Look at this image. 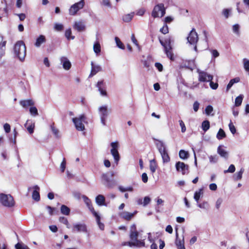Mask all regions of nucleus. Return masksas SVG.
Here are the masks:
<instances>
[{
  "label": "nucleus",
  "instance_id": "nucleus-2",
  "mask_svg": "<svg viewBox=\"0 0 249 249\" xmlns=\"http://www.w3.org/2000/svg\"><path fill=\"white\" fill-rule=\"evenodd\" d=\"M0 202L4 206L7 207H12L15 205L14 198L10 195L0 194Z\"/></svg>",
  "mask_w": 249,
  "mask_h": 249
},
{
  "label": "nucleus",
  "instance_id": "nucleus-64",
  "mask_svg": "<svg viewBox=\"0 0 249 249\" xmlns=\"http://www.w3.org/2000/svg\"><path fill=\"white\" fill-rule=\"evenodd\" d=\"M222 201H223V200H222V199L221 198H219L216 200V204H215V207H216L217 209H219V208L220 207L221 204L222 203Z\"/></svg>",
  "mask_w": 249,
  "mask_h": 249
},
{
  "label": "nucleus",
  "instance_id": "nucleus-3",
  "mask_svg": "<svg viewBox=\"0 0 249 249\" xmlns=\"http://www.w3.org/2000/svg\"><path fill=\"white\" fill-rule=\"evenodd\" d=\"M86 117L85 115L84 114H82L78 117L73 118L72 121L77 130L83 131L85 129L83 123H86Z\"/></svg>",
  "mask_w": 249,
  "mask_h": 249
},
{
  "label": "nucleus",
  "instance_id": "nucleus-7",
  "mask_svg": "<svg viewBox=\"0 0 249 249\" xmlns=\"http://www.w3.org/2000/svg\"><path fill=\"white\" fill-rule=\"evenodd\" d=\"M110 145L112 147L110 150L111 154L114 158L115 162L117 164L120 159L118 150L119 147L118 142H112L110 143Z\"/></svg>",
  "mask_w": 249,
  "mask_h": 249
},
{
  "label": "nucleus",
  "instance_id": "nucleus-9",
  "mask_svg": "<svg viewBox=\"0 0 249 249\" xmlns=\"http://www.w3.org/2000/svg\"><path fill=\"white\" fill-rule=\"evenodd\" d=\"M102 179L103 184L107 188H112L116 184L115 180L110 179L107 174L102 175Z\"/></svg>",
  "mask_w": 249,
  "mask_h": 249
},
{
  "label": "nucleus",
  "instance_id": "nucleus-11",
  "mask_svg": "<svg viewBox=\"0 0 249 249\" xmlns=\"http://www.w3.org/2000/svg\"><path fill=\"white\" fill-rule=\"evenodd\" d=\"M101 122L103 125H106V120L108 115L107 108V106L101 107L99 108Z\"/></svg>",
  "mask_w": 249,
  "mask_h": 249
},
{
  "label": "nucleus",
  "instance_id": "nucleus-56",
  "mask_svg": "<svg viewBox=\"0 0 249 249\" xmlns=\"http://www.w3.org/2000/svg\"><path fill=\"white\" fill-rule=\"evenodd\" d=\"M59 220L61 223H63V224H65L66 225H69V222H68L67 219L65 217H63V216L60 217Z\"/></svg>",
  "mask_w": 249,
  "mask_h": 249
},
{
  "label": "nucleus",
  "instance_id": "nucleus-40",
  "mask_svg": "<svg viewBox=\"0 0 249 249\" xmlns=\"http://www.w3.org/2000/svg\"><path fill=\"white\" fill-rule=\"evenodd\" d=\"M115 42L116 43V45L118 48H119L121 49H123V50L124 49V45L123 44V43L121 42L120 39L118 37H115Z\"/></svg>",
  "mask_w": 249,
  "mask_h": 249
},
{
  "label": "nucleus",
  "instance_id": "nucleus-63",
  "mask_svg": "<svg viewBox=\"0 0 249 249\" xmlns=\"http://www.w3.org/2000/svg\"><path fill=\"white\" fill-rule=\"evenodd\" d=\"M156 68L160 71H161L163 70V66L159 62H157L155 64Z\"/></svg>",
  "mask_w": 249,
  "mask_h": 249
},
{
  "label": "nucleus",
  "instance_id": "nucleus-57",
  "mask_svg": "<svg viewBox=\"0 0 249 249\" xmlns=\"http://www.w3.org/2000/svg\"><path fill=\"white\" fill-rule=\"evenodd\" d=\"M6 43V41H3V36L0 35V48L2 49L3 47H5Z\"/></svg>",
  "mask_w": 249,
  "mask_h": 249
},
{
  "label": "nucleus",
  "instance_id": "nucleus-19",
  "mask_svg": "<svg viewBox=\"0 0 249 249\" xmlns=\"http://www.w3.org/2000/svg\"><path fill=\"white\" fill-rule=\"evenodd\" d=\"M95 201L97 204L99 206H107V204L105 203V197L102 195H98L96 197Z\"/></svg>",
  "mask_w": 249,
  "mask_h": 249
},
{
  "label": "nucleus",
  "instance_id": "nucleus-34",
  "mask_svg": "<svg viewBox=\"0 0 249 249\" xmlns=\"http://www.w3.org/2000/svg\"><path fill=\"white\" fill-rule=\"evenodd\" d=\"M133 17V13L125 15L123 17V20L124 22H128L131 20Z\"/></svg>",
  "mask_w": 249,
  "mask_h": 249
},
{
  "label": "nucleus",
  "instance_id": "nucleus-22",
  "mask_svg": "<svg viewBox=\"0 0 249 249\" xmlns=\"http://www.w3.org/2000/svg\"><path fill=\"white\" fill-rule=\"evenodd\" d=\"M164 51L167 56L171 60H174L173 54L171 51V47L170 41H168V47H165Z\"/></svg>",
  "mask_w": 249,
  "mask_h": 249
},
{
  "label": "nucleus",
  "instance_id": "nucleus-43",
  "mask_svg": "<svg viewBox=\"0 0 249 249\" xmlns=\"http://www.w3.org/2000/svg\"><path fill=\"white\" fill-rule=\"evenodd\" d=\"M231 13V10L230 9H224L222 12V15L226 18H228Z\"/></svg>",
  "mask_w": 249,
  "mask_h": 249
},
{
  "label": "nucleus",
  "instance_id": "nucleus-6",
  "mask_svg": "<svg viewBox=\"0 0 249 249\" xmlns=\"http://www.w3.org/2000/svg\"><path fill=\"white\" fill-rule=\"evenodd\" d=\"M85 5L84 0H81L78 2L75 3L72 5L69 9V14L74 16L76 14L77 12L82 9Z\"/></svg>",
  "mask_w": 249,
  "mask_h": 249
},
{
  "label": "nucleus",
  "instance_id": "nucleus-39",
  "mask_svg": "<svg viewBox=\"0 0 249 249\" xmlns=\"http://www.w3.org/2000/svg\"><path fill=\"white\" fill-rule=\"evenodd\" d=\"M239 29L240 26L239 24H235L232 26L233 32L238 36H239L240 35Z\"/></svg>",
  "mask_w": 249,
  "mask_h": 249
},
{
  "label": "nucleus",
  "instance_id": "nucleus-16",
  "mask_svg": "<svg viewBox=\"0 0 249 249\" xmlns=\"http://www.w3.org/2000/svg\"><path fill=\"white\" fill-rule=\"evenodd\" d=\"M176 239L175 241L176 245L177 247V248L178 249H185V246H184V237H182V239L181 240L180 239H178V233L177 232V230H176Z\"/></svg>",
  "mask_w": 249,
  "mask_h": 249
},
{
  "label": "nucleus",
  "instance_id": "nucleus-10",
  "mask_svg": "<svg viewBox=\"0 0 249 249\" xmlns=\"http://www.w3.org/2000/svg\"><path fill=\"white\" fill-rule=\"evenodd\" d=\"M197 72L198 73V80L200 82H209L210 80H212L213 79V75L207 73L204 71L197 70Z\"/></svg>",
  "mask_w": 249,
  "mask_h": 249
},
{
  "label": "nucleus",
  "instance_id": "nucleus-23",
  "mask_svg": "<svg viewBox=\"0 0 249 249\" xmlns=\"http://www.w3.org/2000/svg\"><path fill=\"white\" fill-rule=\"evenodd\" d=\"M136 213L137 212H135L134 213H130L127 212H123L121 213V216L124 219L129 220L133 217L134 214Z\"/></svg>",
  "mask_w": 249,
  "mask_h": 249
},
{
  "label": "nucleus",
  "instance_id": "nucleus-58",
  "mask_svg": "<svg viewBox=\"0 0 249 249\" xmlns=\"http://www.w3.org/2000/svg\"><path fill=\"white\" fill-rule=\"evenodd\" d=\"M179 125L181 128V132L182 133L185 132L186 129V126H185V125L184 124V122L182 120H180L179 121Z\"/></svg>",
  "mask_w": 249,
  "mask_h": 249
},
{
  "label": "nucleus",
  "instance_id": "nucleus-36",
  "mask_svg": "<svg viewBox=\"0 0 249 249\" xmlns=\"http://www.w3.org/2000/svg\"><path fill=\"white\" fill-rule=\"evenodd\" d=\"M210 128V122L208 120L203 121L202 123V128L204 132L207 131Z\"/></svg>",
  "mask_w": 249,
  "mask_h": 249
},
{
  "label": "nucleus",
  "instance_id": "nucleus-1",
  "mask_svg": "<svg viewBox=\"0 0 249 249\" xmlns=\"http://www.w3.org/2000/svg\"><path fill=\"white\" fill-rule=\"evenodd\" d=\"M15 54L19 58L20 61H22L26 55V47L22 41H18L15 45L14 48Z\"/></svg>",
  "mask_w": 249,
  "mask_h": 249
},
{
  "label": "nucleus",
  "instance_id": "nucleus-51",
  "mask_svg": "<svg viewBox=\"0 0 249 249\" xmlns=\"http://www.w3.org/2000/svg\"><path fill=\"white\" fill-rule=\"evenodd\" d=\"M213 111V107L212 106L209 105L206 107L205 108V112L207 115H209Z\"/></svg>",
  "mask_w": 249,
  "mask_h": 249
},
{
  "label": "nucleus",
  "instance_id": "nucleus-26",
  "mask_svg": "<svg viewBox=\"0 0 249 249\" xmlns=\"http://www.w3.org/2000/svg\"><path fill=\"white\" fill-rule=\"evenodd\" d=\"M50 128L55 138H59L60 137L59 130L54 126V124L53 123L50 125Z\"/></svg>",
  "mask_w": 249,
  "mask_h": 249
},
{
  "label": "nucleus",
  "instance_id": "nucleus-13",
  "mask_svg": "<svg viewBox=\"0 0 249 249\" xmlns=\"http://www.w3.org/2000/svg\"><path fill=\"white\" fill-rule=\"evenodd\" d=\"M72 231H76L77 232H82L84 233L88 232L87 226L84 223H77L74 224Z\"/></svg>",
  "mask_w": 249,
  "mask_h": 249
},
{
  "label": "nucleus",
  "instance_id": "nucleus-49",
  "mask_svg": "<svg viewBox=\"0 0 249 249\" xmlns=\"http://www.w3.org/2000/svg\"><path fill=\"white\" fill-rule=\"evenodd\" d=\"M134 243L136 244L135 245H134V246H135V247H144V246H145V243L143 241H140L138 239L137 240H136L135 242H134Z\"/></svg>",
  "mask_w": 249,
  "mask_h": 249
},
{
  "label": "nucleus",
  "instance_id": "nucleus-30",
  "mask_svg": "<svg viewBox=\"0 0 249 249\" xmlns=\"http://www.w3.org/2000/svg\"><path fill=\"white\" fill-rule=\"evenodd\" d=\"M157 167V165L155 159L152 160L150 161V169L152 173L155 172Z\"/></svg>",
  "mask_w": 249,
  "mask_h": 249
},
{
  "label": "nucleus",
  "instance_id": "nucleus-33",
  "mask_svg": "<svg viewBox=\"0 0 249 249\" xmlns=\"http://www.w3.org/2000/svg\"><path fill=\"white\" fill-rule=\"evenodd\" d=\"M203 194V189H200L198 191H196L195 193L194 198L195 200L198 202L199 199H200L201 195Z\"/></svg>",
  "mask_w": 249,
  "mask_h": 249
},
{
  "label": "nucleus",
  "instance_id": "nucleus-24",
  "mask_svg": "<svg viewBox=\"0 0 249 249\" xmlns=\"http://www.w3.org/2000/svg\"><path fill=\"white\" fill-rule=\"evenodd\" d=\"M46 42L45 37L43 35H40L39 37L36 39V41L35 43L36 47L38 48L41 45Z\"/></svg>",
  "mask_w": 249,
  "mask_h": 249
},
{
  "label": "nucleus",
  "instance_id": "nucleus-38",
  "mask_svg": "<svg viewBox=\"0 0 249 249\" xmlns=\"http://www.w3.org/2000/svg\"><path fill=\"white\" fill-rule=\"evenodd\" d=\"M243 98V95H240L239 96H237L235 98V106L236 107L240 106L242 104Z\"/></svg>",
  "mask_w": 249,
  "mask_h": 249
},
{
  "label": "nucleus",
  "instance_id": "nucleus-12",
  "mask_svg": "<svg viewBox=\"0 0 249 249\" xmlns=\"http://www.w3.org/2000/svg\"><path fill=\"white\" fill-rule=\"evenodd\" d=\"M176 167L178 172H181L184 175L188 172L189 166L184 162L178 161L176 163Z\"/></svg>",
  "mask_w": 249,
  "mask_h": 249
},
{
  "label": "nucleus",
  "instance_id": "nucleus-14",
  "mask_svg": "<svg viewBox=\"0 0 249 249\" xmlns=\"http://www.w3.org/2000/svg\"><path fill=\"white\" fill-rule=\"evenodd\" d=\"M91 72L89 77H91L98 72L102 71V67L99 65H95L93 62H91Z\"/></svg>",
  "mask_w": 249,
  "mask_h": 249
},
{
  "label": "nucleus",
  "instance_id": "nucleus-21",
  "mask_svg": "<svg viewBox=\"0 0 249 249\" xmlns=\"http://www.w3.org/2000/svg\"><path fill=\"white\" fill-rule=\"evenodd\" d=\"M20 105L25 109H29L31 113V100H22L20 102Z\"/></svg>",
  "mask_w": 249,
  "mask_h": 249
},
{
  "label": "nucleus",
  "instance_id": "nucleus-28",
  "mask_svg": "<svg viewBox=\"0 0 249 249\" xmlns=\"http://www.w3.org/2000/svg\"><path fill=\"white\" fill-rule=\"evenodd\" d=\"M82 198L85 202V203L86 204L87 206L89 207L90 211L92 212L93 213V210H91L92 209H94L93 207L91 205V202L90 199L86 196H82Z\"/></svg>",
  "mask_w": 249,
  "mask_h": 249
},
{
  "label": "nucleus",
  "instance_id": "nucleus-54",
  "mask_svg": "<svg viewBox=\"0 0 249 249\" xmlns=\"http://www.w3.org/2000/svg\"><path fill=\"white\" fill-rule=\"evenodd\" d=\"M209 82H210V86L213 89H217L218 84L217 83H213L212 80H210Z\"/></svg>",
  "mask_w": 249,
  "mask_h": 249
},
{
  "label": "nucleus",
  "instance_id": "nucleus-17",
  "mask_svg": "<svg viewBox=\"0 0 249 249\" xmlns=\"http://www.w3.org/2000/svg\"><path fill=\"white\" fill-rule=\"evenodd\" d=\"M34 190L32 192V199L36 202H38L40 199L39 190L40 188L37 185L34 187Z\"/></svg>",
  "mask_w": 249,
  "mask_h": 249
},
{
  "label": "nucleus",
  "instance_id": "nucleus-48",
  "mask_svg": "<svg viewBox=\"0 0 249 249\" xmlns=\"http://www.w3.org/2000/svg\"><path fill=\"white\" fill-rule=\"evenodd\" d=\"M197 206L202 209H208L209 207V204L207 202L205 201L200 204H197Z\"/></svg>",
  "mask_w": 249,
  "mask_h": 249
},
{
  "label": "nucleus",
  "instance_id": "nucleus-18",
  "mask_svg": "<svg viewBox=\"0 0 249 249\" xmlns=\"http://www.w3.org/2000/svg\"><path fill=\"white\" fill-rule=\"evenodd\" d=\"M73 28L78 32H83L85 30L86 26L82 21H76L73 25Z\"/></svg>",
  "mask_w": 249,
  "mask_h": 249
},
{
  "label": "nucleus",
  "instance_id": "nucleus-27",
  "mask_svg": "<svg viewBox=\"0 0 249 249\" xmlns=\"http://www.w3.org/2000/svg\"><path fill=\"white\" fill-rule=\"evenodd\" d=\"M217 153L221 157L227 159L228 157V152L224 149L221 148V146H219L217 148Z\"/></svg>",
  "mask_w": 249,
  "mask_h": 249
},
{
  "label": "nucleus",
  "instance_id": "nucleus-46",
  "mask_svg": "<svg viewBox=\"0 0 249 249\" xmlns=\"http://www.w3.org/2000/svg\"><path fill=\"white\" fill-rule=\"evenodd\" d=\"M235 168L234 165L233 164H231L229 167V168L227 170H225L224 171V173H232L235 171Z\"/></svg>",
  "mask_w": 249,
  "mask_h": 249
},
{
  "label": "nucleus",
  "instance_id": "nucleus-32",
  "mask_svg": "<svg viewBox=\"0 0 249 249\" xmlns=\"http://www.w3.org/2000/svg\"><path fill=\"white\" fill-rule=\"evenodd\" d=\"M61 213L66 215H68L70 213V209L67 206L62 205L60 209Z\"/></svg>",
  "mask_w": 249,
  "mask_h": 249
},
{
  "label": "nucleus",
  "instance_id": "nucleus-60",
  "mask_svg": "<svg viewBox=\"0 0 249 249\" xmlns=\"http://www.w3.org/2000/svg\"><path fill=\"white\" fill-rule=\"evenodd\" d=\"M66 163L65 159L64 158L63 160L60 165V168H61V171L62 172H64L65 171V169L66 168Z\"/></svg>",
  "mask_w": 249,
  "mask_h": 249
},
{
  "label": "nucleus",
  "instance_id": "nucleus-42",
  "mask_svg": "<svg viewBox=\"0 0 249 249\" xmlns=\"http://www.w3.org/2000/svg\"><path fill=\"white\" fill-rule=\"evenodd\" d=\"M71 29L70 28L66 30V31H65V35L66 37L68 40H69L70 39H73L74 38V36H71Z\"/></svg>",
  "mask_w": 249,
  "mask_h": 249
},
{
  "label": "nucleus",
  "instance_id": "nucleus-47",
  "mask_svg": "<svg viewBox=\"0 0 249 249\" xmlns=\"http://www.w3.org/2000/svg\"><path fill=\"white\" fill-rule=\"evenodd\" d=\"M24 126L27 129L30 134H31V122L30 120H27L24 124Z\"/></svg>",
  "mask_w": 249,
  "mask_h": 249
},
{
  "label": "nucleus",
  "instance_id": "nucleus-4",
  "mask_svg": "<svg viewBox=\"0 0 249 249\" xmlns=\"http://www.w3.org/2000/svg\"><path fill=\"white\" fill-rule=\"evenodd\" d=\"M187 42L190 45H194V50L197 52L196 43L198 40L197 33L196 32L195 28H193L189 34L187 38Z\"/></svg>",
  "mask_w": 249,
  "mask_h": 249
},
{
  "label": "nucleus",
  "instance_id": "nucleus-20",
  "mask_svg": "<svg viewBox=\"0 0 249 249\" xmlns=\"http://www.w3.org/2000/svg\"><path fill=\"white\" fill-rule=\"evenodd\" d=\"M91 210H93V214L96 218V222L98 225L99 228L100 230H104L105 227L104 224L100 222V215L94 211V209H92Z\"/></svg>",
  "mask_w": 249,
  "mask_h": 249
},
{
  "label": "nucleus",
  "instance_id": "nucleus-37",
  "mask_svg": "<svg viewBox=\"0 0 249 249\" xmlns=\"http://www.w3.org/2000/svg\"><path fill=\"white\" fill-rule=\"evenodd\" d=\"M225 137L226 134L222 128H220L216 135L217 139L221 140L225 138Z\"/></svg>",
  "mask_w": 249,
  "mask_h": 249
},
{
  "label": "nucleus",
  "instance_id": "nucleus-50",
  "mask_svg": "<svg viewBox=\"0 0 249 249\" xmlns=\"http://www.w3.org/2000/svg\"><path fill=\"white\" fill-rule=\"evenodd\" d=\"M160 31L163 34H166L168 33V27L166 24L160 29Z\"/></svg>",
  "mask_w": 249,
  "mask_h": 249
},
{
  "label": "nucleus",
  "instance_id": "nucleus-35",
  "mask_svg": "<svg viewBox=\"0 0 249 249\" xmlns=\"http://www.w3.org/2000/svg\"><path fill=\"white\" fill-rule=\"evenodd\" d=\"M93 51L96 54H98L101 52V46L98 42H96L93 45Z\"/></svg>",
  "mask_w": 249,
  "mask_h": 249
},
{
  "label": "nucleus",
  "instance_id": "nucleus-31",
  "mask_svg": "<svg viewBox=\"0 0 249 249\" xmlns=\"http://www.w3.org/2000/svg\"><path fill=\"white\" fill-rule=\"evenodd\" d=\"M138 232L137 231H133L130 230V238L131 241L135 242L138 239Z\"/></svg>",
  "mask_w": 249,
  "mask_h": 249
},
{
  "label": "nucleus",
  "instance_id": "nucleus-62",
  "mask_svg": "<svg viewBox=\"0 0 249 249\" xmlns=\"http://www.w3.org/2000/svg\"><path fill=\"white\" fill-rule=\"evenodd\" d=\"M4 129L6 133H9L11 130V127L9 124L6 123L3 125Z\"/></svg>",
  "mask_w": 249,
  "mask_h": 249
},
{
  "label": "nucleus",
  "instance_id": "nucleus-25",
  "mask_svg": "<svg viewBox=\"0 0 249 249\" xmlns=\"http://www.w3.org/2000/svg\"><path fill=\"white\" fill-rule=\"evenodd\" d=\"M104 84V81L102 80L100 81H99L96 85V87L98 89V90L99 91L100 94L101 95L105 96H107V93L106 91V90L103 89L102 88V86Z\"/></svg>",
  "mask_w": 249,
  "mask_h": 249
},
{
  "label": "nucleus",
  "instance_id": "nucleus-15",
  "mask_svg": "<svg viewBox=\"0 0 249 249\" xmlns=\"http://www.w3.org/2000/svg\"><path fill=\"white\" fill-rule=\"evenodd\" d=\"M61 64L63 66V68L65 70H69L71 66V64L69 60L66 57L63 56L60 58Z\"/></svg>",
  "mask_w": 249,
  "mask_h": 249
},
{
  "label": "nucleus",
  "instance_id": "nucleus-41",
  "mask_svg": "<svg viewBox=\"0 0 249 249\" xmlns=\"http://www.w3.org/2000/svg\"><path fill=\"white\" fill-rule=\"evenodd\" d=\"M188 153L183 150H180L179 156L182 159H186L188 157Z\"/></svg>",
  "mask_w": 249,
  "mask_h": 249
},
{
  "label": "nucleus",
  "instance_id": "nucleus-52",
  "mask_svg": "<svg viewBox=\"0 0 249 249\" xmlns=\"http://www.w3.org/2000/svg\"><path fill=\"white\" fill-rule=\"evenodd\" d=\"M229 129L232 134H234L236 132V129L231 122L229 124Z\"/></svg>",
  "mask_w": 249,
  "mask_h": 249
},
{
  "label": "nucleus",
  "instance_id": "nucleus-59",
  "mask_svg": "<svg viewBox=\"0 0 249 249\" xmlns=\"http://www.w3.org/2000/svg\"><path fill=\"white\" fill-rule=\"evenodd\" d=\"M151 201V199L149 196H145L144 197L143 202V206H146L147 204H148Z\"/></svg>",
  "mask_w": 249,
  "mask_h": 249
},
{
  "label": "nucleus",
  "instance_id": "nucleus-8",
  "mask_svg": "<svg viewBox=\"0 0 249 249\" xmlns=\"http://www.w3.org/2000/svg\"><path fill=\"white\" fill-rule=\"evenodd\" d=\"M159 151L162 157L163 162H168L170 161V157L164 146L163 142H161L160 145H158Z\"/></svg>",
  "mask_w": 249,
  "mask_h": 249
},
{
  "label": "nucleus",
  "instance_id": "nucleus-29",
  "mask_svg": "<svg viewBox=\"0 0 249 249\" xmlns=\"http://www.w3.org/2000/svg\"><path fill=\"white\" fill-rule=\"evenodd\" d=\"M244 169L243 168H241L239 172L236 173L233 175L234 179L235 180H240L242 178V175H243V173H244Z\"/></svg>",
  "mask_w": 249,
  "mask_h": 249
},
{
  "label": "nucleus",
  "instance_id": "nucleus-55",
  "mask_svg": "<svg viewBox=\"0 0 249 249\" xmlns=\"http://www.w3.org/2000/svg\"><path fill=\"white\" fill-rule=\"evenodd\" d=\"M210 162L211 163H215L217 161L218 157L215 156H211L209 157Z\"/></svg>",
  "mask_w": 249,
  "mask_h": 249
},
{
  "label": "nucleus",
  "instance_id": "nucleus-45",
  "mask_svg": "<svg viewBox=\"0 0 249 249\" xmlns=\"http://www.w3.org/2000/svg\"><path fill=\"white\" fill-rule=\"evenodd\" d=\"M243 61L244 69L246 71H249V60L244 58Z\"/></svg>",
  "mask_w": 249,
  "mask_h": 249
},
{
  "label": "nucleus",
  "instance_id": "nucleus-61",
  "mask_svg": "<svg viewBox=\"0 0 249 249\" xmlns=\"http://www.w3.org/2000/svg\"><path fill=\"white\" fill-rule=\"evenodd\" d=\"M33 103H32V105ZM38 115L37 109L36 107L32 106V116L35 117Z\"/></svg>",
  "mask_w": 249,
  "mask_h": 249
},
{
  "label": "nucleus",
  "instance_id": "nucleus-53",
  "mask_svg": "<svg viewBox=\"0 0 249 249\" xmlns=\"http://www.w3.org/2000/svg\"><path fill=\"white\" fill-rule=\"evenodd\" d=\"M54 29L57 31H62L63 29V25L59 23H55L54 25Z\"/></svg>",
  "mask_w": 249,
  "mask_h": 249
},
{
  "label": "nucleus",
  "instance_id": "nucleus-5",
  "mask_svg": "<svg viewBox=\"0 0 249 249\" xmlns=\"http://www.w3.org/2000/svg\"><path fill=\"white\" fill-rule=\"evenodd\" d=\"M165 14V8L163 3H160L154 7L152 16L154 18H161Z\"/></svg>",
  "mask_w": 249,
  "mask_h": 249
},
{
  "label": "nucleus",
  "instance_id": "nucleus-44",
  "mask_svg": "<svg viewBox=\"0 0 249 249\" xmlns=\"http://www.w3.org/2000/svg\"><path fill=\"white\" fill-rule=\"evenodd\" d=\"M16 249H28V247L22 243H18L15 245Z\"/></svg>",
  "mask_w": 249,
  "mask_h": 249
}]
</instances>
